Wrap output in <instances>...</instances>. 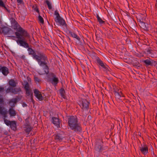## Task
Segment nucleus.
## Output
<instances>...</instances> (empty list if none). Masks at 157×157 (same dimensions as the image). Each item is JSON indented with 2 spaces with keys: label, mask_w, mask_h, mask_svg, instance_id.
<instances>
[{
  "label": "nucleus",
  "mask_w": 157,
  "mask_h": 157,
  "mask_svg": "<svg viewBox=\"0 0 157 157\" xmlns=\"http://www.w3.org/2000/svg\"><path fill=\"white\" fill-rule=\"evenodd\" d=\"M17 32L15 33L17 38L18 40H17L18 44H19L21 46L25 48H28L29 47L28 44L25 40V38L30 37V35L21 26L17 29Z\"/></svg>",
  "instance_id": "nucleus-1"
},
{
  "label": "nucleus",
  "mask_w": 157,
  "mask_h": 157,
  "mask_svg": "<svg viewBox=\"0 0 157 157\" xmlns=\"http://www.w3.org/2000/svg\"><path fill=\"white\" fill-rule=\"evenodd\" d=\"M68 124L70 129L76 132L82 131L81 124L78 123V119L76 116H69L67 118Z\"/></svg>",
  "instance_id": "nucleus-2"
},
{
  "label": "nucleus",
  "mask_w": 157,
  "mask_h": 157,
  "mask_svg": "<svg viewBox=\"0 0 157 157\" xmlns=\"http://www.w3.org/2000/svg\"><path fill=\"white\" fill-rule=\"evenodd\" d=\"M37 54L39 55V57L36 60L37 61L40 65L41 67L45 66L44 69L45 73L48 74L49 72V68L47 65V62H48V58L47 56L43 52H38Z\"/></svg>",
  "instance_id": "nucleus-3"
},
{
  "label": "nucleus",
  "mask_w": 157,
  "mask_h": 157,
  "mask_svg": "<svg viewBox=\"0 0 157 157\" xmlns=\"http://www.w3.org/2000/svg\"><path fill=\"white\" fill-rule=\"evenodd\" d=\"M103 143L102 140L98 139L95 143L94 147L95 151L100 153L104 150H108V147H103Z\"/></svg>",
  "instance_id": "nucleus-4"
},
{
  "label": "nucleus",
  "mask_w": 157,
  "mask_h": 157,
  "mask_svg": "<svg viewBox=\"0 0 157 157\" xmlns=\"http://www.w3.org/2000/svg\"><path fill=\"white\" fill-rule=\"evenodd\" d=\"M79 105L82 109L88 110L89 109L90 102L86 99L81 98L78 101Z\"/></svg>",
  "instance_id": "nucleus-5"
},
{
  "label": "nucleus",
  "mask_w": 157,
  "mask_h": 157,
  "mask_svg": "<svg viewBox=\"0 0 157 157\" xmlns=\"http://www.w3.org/2000/svg\"><path fill=\"white\" fill-rule=\"evenodd\" d=\"M139 149L144 155H145L148 153V146L146 144L144 143L141 144L140 147H139Z\"/></svg>",
  "instance_id": "nucleus-6"
},
{
  "label": "nucleus",
  "mask_w": 157,
  "mask_h": 157,
  "mask_svg": "<svg viewBox=\"0 0 157 157\" xmlns=\"http://www.w3.org/2000/svg\"><path fill=\"white\" fill-rule=\"evenodd\" d=\"M143 62L146 66H155L157 65V61H154L150 59H147L144 60Z\"/></svg>",
  "instance_id": "nucleus-7"
},
{
  "label": "nucleus",
  "mask_w": 157,
  "mask_h": 157,
  "mask_svg": "<svg viewBox=\"0 0 157 157\" xmlns=\"http://www.w3.org/2000/svg\"><path fill=\"white\" fill-rule=\"evenodd\" d=\"M6 1H6H4L2 0H0V7L9 13H10V7L8 5L5 4Z\"/></svg>",
  "instance_id": "nucleus-8"
},
{
  "label": "nucleus",
  "mask_w": 157,
  "mask_h": 157,
  "mask_svg": "<svg viewBox=\"0 0 157 157\" xmlns=\"http://www.w3.org/2000/svg\"><path fill=\"white\" fill-rule=\"evenodd\" d=\"M51 75L52 78L50 80V81L54 86H56L59 83V79L58 78L56 77L54 73H52Z\"/></svg>",
  "instance_id": "nucleus-9"
},
{
  "label": "nucleus",
  "mask_w": 157,
  "mask_h": 157,
  "mask_svg": "<svg viewBox=\"0 0 157 157\" xmlns=\"http://www.w3.org/2000/svg\"><path fill=\"white\" fill-rule=\"evenodd\" d=\"M27 50L29 52V55H31L32 56L33 58L35 59L36 60L39 57V55H37L34 50H33L31 48H28Z\"/></svg>",
  "instance_id": "nucleus-10"
},
{
  "label": "nucleus",
  "mask_w": 157,
  "mask_h": 157,
  "mask_svg": "<svg viewBox=\"0 0 157 157\" xmlns=\"http://www.w3.org/2000/svg\"><path fill=\"white\" fill-rule=\"evenodd\" d=\"M67 32L68 33L67 34L70 35L72 37L78 40L79 41L80 44H81L82 42H81V39L80 38L76 33H75L74 32H71L70 30H68Z\"/></svg>",
  "instance_id": "nucleus-11"
},
{
  "label": "nucleus",
  "mask_w": 157,
  "mask_h": 157,
  "mask_svg": "<svg viewBox=\"0 0 157 157\" xmlns=\"http://www.w3.org/2000/svg\"><path fill=\"white\" fill-rule=\"evenodd\" d=\"M34 95L35 97L40 101L44 100L40 92L37 89H35L34 91Z\"/></svg>",
  "instance_id": "nucleus-12"
},
{
  "label": "nucleus",
  "mask_w": 157,
  "mask_h": 157,
  "mask_svg": "<svg viewBox=\"0 0 157 157\" xmlns=\"http://www.w3.org/2000/svg\"><path fill=\"white\" fill-rule=\"evenodd\" d=\"M129 62L134 67H140V66H138L140 64V63L138 61V59L136 58H132L130 60Z\"/></svg>",
  "instance_id": "nucleus-13"
},
{
  "label": "nucleus",
  "mask_w": 157,
  "mask_h": 157,
  "mask_svg": "<svg viewBox=\"0 0 157 157\" xmlns=\"http://www.w3.org/2000/svg\"><path fill=\"white\" fill-rule=\"evenodd\" d=\"M54 20L56 22L59 23L60 26H64L66 28L67 26L65 21L62 17L58 19H54Z\"/></svg>",
  "instance_id": "nucleus-14"
},
{
  "label": "nucleus",
  "mask_w": 157,
  "mask_h": 157,
  "mask_svg": "<svg viewBox=\"0 0 157 157\" xmlns=\"http://www.w3.org/2000/svg\"><path fill=\"white\" fill-rule=\"evenodd\" d=\"M52 123L57 128L60 126L59 119L57 117H53L52 118Z\"/></svg>",
  "instance_id": "nucleus-15"
},
{
  "label": "nucleus",
  "mask_w": 157,
  "mask_h": 157,
  "mask_svg": "<svg viewBox=\"0 0 157 157\" xmlns=\"http://www.w3.org/2000/svg\"><path fill=\"white\" fill-rule=\"evenodd\" d=\"M2 30V34L3 33L5 35L9 34L11 30L10 28L7 26H4L1 28Z\"/></svg>",
  "instance_id": "nucleus-16"
},
{
  "label": "nucleus",
  "mask_w": 157,
  "mask_h": 157,
  "mask_svg": "<svg viewBox=\"0 0 157 157\" xmlns=\"http://www.w3.org/2000/svg\"><path fill=\"white\" fill-rule=\"evenodd\" d=\"M139 26L144 30L146 31H148L149 30V25L147 24H146L143 21L140 23H139Z\"/></svg>",
  "instance_id": "nucleus-17"
},
{
  "label": "nucleus",
  "mask_w": 157,
  "mask_h": 157,
  "mask_svg": "<svg viewBox=\"0 0 157 157\" xmlns=\"http://www.w3.org/2000/svg\"><path fill=\"white\" fill-rule=\"evenodd\" d=\"M54 138L57 141H61L64 137L61 134L58 133L54 135Z\"/></svg>",
  "instance_id": "nucleus-18"
},
{
  "label": "nucleus",
  "mask_w": 157,
  "mask_h": 157,
  "mask_svg": "<svg viewBox=\"0 0 157 157\" xmlns=\"http://www.w3.org/2000/svg\"><path fill=\"white\" fill-rule=\"evenodd\" d=\"M0 71L2 72L3 75L5 76H6L9 73L8 68L5 66L2 67Z\"/></svg>",
  "instance_id": "nucleus-19"
},
{
  "label": "nucleus",
  "mask_w": 157,
  "mask_h": 157,
  "mask_svg": "<svg viewBox=\"0 0 157 157\" xmlns=\"http://www.w3.org/2000/svg\"><path fill=\"white\" fill-rule=\"evenodd\" d=\"M116 98L118 99H120L121 97H125L124 95L122 93L121 90H120L115 94Z\"/></svg>",
  "instance_id": "nucleus-20"
},
{
  "label": "nucleus",
  "mask_w": 157,
  "mask_h": 157,
  "mask_svg": "<svg viewBox=\"0 0 157 157\" xmlns=\"http://www.w3.org/2000/svg\"><path fill=\"white\" fill-rule=\"evenodd\" d=\"M13 107L12 106H11V108L9 109V112L10 116L14 117L16 115V111L13 109Z\"/></svg>",
  "instance_id": "nucleus-21"
},
{
  "label": "nucleus",
  "mask_w": 157,
  "mask_h": 157,
  "mask_svg": "<svg viewBox=\"0 0 157 157\" xmlns=\"http://www.w3.org/2000/svg\"><path fill=\"white\" fill-rule=\"evenodd\" d=\"M61 96L63 98L65 99L66 96H65V92L63 87H62L59 90Z\"/></svg>",
  "instance_id": "nucleus-22"
},
{
  "label": "nucleus",
  "mask_w": 157,
  "mask_h": 157,
  "mask_svg": "<svg viewBox=\"0 0 157 157\" xmlns=\"http://www.w3.org/2000/svg\"><path fill=\"white\" fill-rule=\"evenodd\" d=\"M10 128L13 130L15 131L16 129V122L15 121H12L10 125Z\"/></svg>",
  "instance_id": "nucleus-23"
},
{
  "label": "nucleus",
  "mask_w": 157,
  "mask_h": 157,
  "mask_svg": "<svg viewBox=\"0 0 157 157\" xmlns=\"http://www.w3.org/2000/svg\"><path fill=\"white\" fill-rule=\"evenodd\" d=\"M9 84L11 87H15L16 86L17 83L13 79H11L9 82Z\"/></svg>",
  "instance_id": "nucleus-24"
},
{
  "label": "nucleus",
  "mask_w": 157,
  "mask_h": 157,
  "mask_svg": "<svg viewBox=\"0 0 157 157\" xmlns=\"http://www.w3.org/2000/svg\"><path fill=\"white\" fill-rule=\"evenodd\" d=\"M4 109V108H3L0 105V114L3 115L4 117H6V115L7 114V112L6 110L5 109L3 110Z\"/></svg>",
  "instance_id": "nucleus-25"
},
{
  "label": "nucleus",
  "mask_w": 157,
  "mask_h": 157,
  "mask_svg": "<svg viewBox=\"0 0 157 157\" xmlns=\"http://www.w3.org/2000/svg\"><path fill=\"white\" fill-rule=\"evenodd\" d=\"M96 61L97 63L102 67H104L105 64L98 57L96 58Z\"/></svg>",
  "instance_id": "nucleus-26"
},
{
  "label": "nucleus",
  "mask_w": 157,
  "mask_h": 157,
  "mask_svg": "<svg viewBox=\"0 0 157 157\" xmlns=\"http://www.w3.org/2000/svg\"><path fill=\"white\" fill-rule=\"evenodd\" d=\"M97 18L98 21L99 22L100 24L101 25L105 24V21L102 20L101 18L99 17L98 14H97Z\"/></svg>",
  "instance_id": "nucleus-27"
},
{
  "label": "nucleus",
  "mask_w": 157,
  "mask_h": 157,
  "mask_svg": "<svg viewBox=\"0 0 157 157\" xmlns=\"http://www.w3.org/2000/svg\"><path fill=\"white\" fill-rule=\"evenodd\" d=\"M18 101V98H12L9 101V103L10 104L12 103H13V107H14V104H16Z\"/></svg>",
  "instance_id": "nucleus-28"
},
{
  "label": "nucleus",
  "mask_w": 157,
  "mask_h": 157,
  "mask_svg": "<svg viewBox=\"0 0 157 157\" xmlns=\"http://www.w3.org/2000/svg\"><path fill=\"white\" fill-rule=\"evenodd\" d=\"M21 91V89L20 87L13 88V91L12 93H14V94H16L17 92H18Z\"/></svg>",
  "instance_id": "nucleus-29"
},
{
  "label": "nucleus",
  "mask_w": 157,
  "mask_h": 157,
  "mask_svg": "<svg viewBox=\"0 0 157 157\" xmlns=\"http://www.w3.org/2000/svg\"><path fill=\"white\" fill-rule=\"evenodd\" d=\"M33 128L32 127H26L25 129L24 130L25 132L28 134H29L30 132L32 131Z\"/></svg>",
  "instance_id": "nucleus-30"
},
{
  "label": "nucleus",
  "mask_w": 157,
  "mask_h": 157,
  "mask_svg": "<svg viewBox=\"0 0 157 157\" xmlns=\"http://www.w3.org/2000/svg\"><path fill=\"white\" fill-rule=\"evenodd\" d=\"M34 79L36 84L39 83L41 82V80L36 76H34Z\"/></svg>",
  "instance_id": "nucleus-31"
},
{
  "label": "nucleus",
  "mask_w": 157,
  "mask_h": 157,
  "mask_svg": "<svg viewBox=\"0 0 157 157\" xmlns=\"http://www.w3.org/2000/svg\"><path fill=\"white\" fill-rule=\"evenodd\" d=\"M45 2L47 4L48 8L49 10H51L52 9V6L51 3H50L49 1L48 0H44Z\"/></svg>",
  "instance_id": "nucleus-32"
},
{
  "label": "nucleus",
  "mask_w": 157,
  "mask_h": 157,
  "mask_svg": "<svg viewBox=\"0 0 157 157\" xmlns=\"http://www.w3.org/2000/svg\"><path fill=\"white\" fill-rule=\"evenodd\" d=\"M54 14L56 16V17L54 19H58L61 17L57 10H56L55 11Z\"/></svg>",
  "instance_id": "nucleus-33"
},
{
  "label": "nucleus",
  "mask_w": 157,
  "mask_h": 157,
  "mask_svg": "<svg viewBox=\"0 0 157 157\" xmlns=\"http://www.w3.org/2000/svg\"><path fill=\"white\" fill-rule=\"evenodd\" d=\"M113 86L114 94H115L117 93V92L119 91L120 90H121V89H119L118 87H117L116 86Z\"/></svg>",
  "instance_id": "nucleus-34"
},
{
  "label": "nucleus",
  "mask_w": 157,
  "mask_h": 157,
  "mask_svg": "<svg viewBox=\"0 0 157 157\" xmlns=\"http://www.w3.org/2000/svg\"><path fill=\"white\" fill-rule=\"evenodd\" d=\"M109 67L106 64H105L104 66V67H102V68L104 69V71H105L107 73H108L109 71L108 68Z\"/></svg>",
  "instance_id": "nucleus-35"
},
{
  "label": "nucleus",
  "mask_w": 157,
  "mask_h": 157,
  "mask_svg": "<svg viewBox=\"0 0 157 157\" xmlns=\"http://www.w3.org/2000/svg\"><path fill=\"white\" fill-rule=\"evenodd\" d=\"M4 89L3 88L0 87V91H2ZM1 95L0 94V104H1L3 103L4 102L3 99L1 97Z\"/></svg>",
  "instance_id": "nucleus-36"
},
{
  "label": "nucleus",
  "mask_w": 157,
  "mask_h": 157,
  "mask_svg": "<svg viewBox=\"0 0 157 157\" xmlns=\"http://www.w3.org/2000/svg\"><path fill=\"white\" fill-rule=\"evenodd\" d=\"M38 18L39 21L42 24H43L44 23V21L43 17L40 15H39Z\"/></svg>",
  "instance_id": "nucleus-37"
},
{
  "label": "nucleus",
  "mask_w": 157,
  "mask_h": 157,
  "mask_svg": "<svg viewBox=\"0 0 157 157\" xmlns=\"http://www.w3.org/2000/svg\"><path fill=\"white\" fill-rule=\"evenodd\" d=\"M11 22L12 24H14L15 25H18V23L13 18H11Z\"/></svg>",
  "instance_id": "nucleus-38"
},
{
  "label": "nucleus",
  "mask_w": 157,
  "mask_h": 157,
  "mask_svg": "<svg viewBox=\"0 0 157 157\" xmlns=\"http://www.w3.org/2000/svg\"><path fill=\"white\" fill-rule=\"evenodd\" d=\"M4 122L7 125V126H10L11 124V121H10L9 120H8L6 119H5L4 120Z\"/></svg>",
  "instance_id": "nucleus-39"
},
{
  "label": "nucleus",
  "mask_w": 157,
  "mask_h": 157,
  "mask_svg": "<svg viewBox=\"0 0 157 157\" xmlns=\"http://www.w3.org/2000/svg\"><path fill=\"white\" fill-rule=\"evenodd\" d=\"M146 52V54H152V50L150 49V48H147L145 49Z\"/></svg>",
  "instance_id": "nucleus-40"
},
{
  "label": "nucleus",
  "mask_w": 157,
  "mask_h": 157,
  "mask_svg": "<svg viewBox=\"0 0 157 157\" xmlns=\"http://www.w3.org/2000/svg\"><path fill=\"white\" fill-rule=\"evenodd\" d=\"M95 36H96V39L98 41H99L101 40L102 39L98 33H96Z\"/></svg>",
  "instance_id": "nucleus-41"
},
{
  "label": "nucleus",
  "mask_w": 157,
  "mask_h": 157,
  "mask_svg": "<svg viewBox=\"0 0 157 157\" xmlns=\"http://www.w3.org/2000/svg\"><path fill=\"white\" fill-rule=\"evenodd\" d=\"M24 88H25V90H29V89H30L29 86V83L27 82H26L25 84V86Z\"/></svg>",
  "instance_id": "nucleus-42"
},
{
  "label": "nucleus",
  "mask_w": 157,
  "mask_h": 157,
  "mask_svg": "<svg viewBox=\"0 0 157 157\" xmlns=\"http://www.w3.org/2000/svg\"><path fill=\"white\" fill-rule=\"evenodd\" d=\"M26 95L27 96H31V94L32 93H33L31 90H26Z\"/></svg>",
  "instance_id": "nucleus-43"
},
{
  "label": "nucleus",
  "mask_w": 157,
  "mask_h": 157,
  "mask_svg": "<svg viewBox=\"0 0 157 157\" xmlns=\"http://www.w3.org/2000/svg\"><path fill=\"white\" fill-rule=\"evenodd\" d=\"M137 18V20L138 22H139V23H141L142 22L144 21V20L143 19H141V16H138V18Z\"/></svg>",
  "instance_id": "nucleus-44"
},
{
  "label": "nucleus",
  "mask_w": 157,
  "mask_h": 157,
  "mask_svg": "<svg viewBox=\"0 0 157 157\" xmlns=\"http://www.w3.org/2000/svg\"><path fill=\"white\" fill-rule=\"evenodd\" d=\"M13 91V88L11 87L8 88L6 90V91L7 93H8L9 92H11Z\"/></svg>",
  "instance_id": "nucleus-45"
},
{
  "label": "nucleus",
  "mask_w": 157,
  "mask_h": 157,
  "mask_svg": "<svg viewBox=\"0 0 157 157\" xmlns=\"http://www.w3.org/2000/svg\"><path fill=\"white\" fill-rule=\"evenodd\" d=\"M31 97V101H32L33 103L34 104L35 103V101L33 100V93H32L31 94V97Z\"/></svg>",
  "instance_id": "nucleus-46"
},
{
  "label": "nucleus",
  "mask_w": 157,
  "mask_h": 157,
  "mask_svg": "<svg viewBox=\"0 0 157 157\" xmlns=\"http://www.w3.org/2000/svg\"><path fill=\"white\" fill-rule=\"evenodd\" d=\"M8 37L10 38L11 39L14 40H15V39L17 38L16 36H8Z\"/></svg>",
  "instance_id": "nucleus-47"
},
{
  "label": "nucleus",
  "mask_w": 157,
  "mask_h": 157,
  "mask_svg": "<svg viewBox=\"0 0 157 157\" xmlns=\"http://www.w3.org/2000/svg\"><path fill=\"white\" fill-rule=\"evenodd\" d=\"M34 10L36 11L37 13H39V14H40V12L39 11V10L38 8L36 6L34 9Z\"/></svg>",
  "instance_id": "nucleus-48"
},
{
  "label": "nucleus",
  "mask_w": 157,
  "mask_h": 157,
  "mask_svg": "<svg viewBox=\"0 0 157 157\" xmlns=\"http://www.w3.org/2000/svg\"><path fill=\"white\" fill-rule=\"evenodd\" d=\"M25 126L26 127H31L30 126V124L29 123V122L28 121L27 123H26V124L25 125Z\"/></svg>",
  "instance_id": "nucleus-49"
},
{
  "label": "nucleus",
  "mask_w": 157,
  "mask_h": 157,
  "mask_svg": "<svg viewBox=\"0 0 157 157\" xmlns=\"http://www.w3.org/2000/svg\"><path fill=\"white\" fill-rule=\"evenodd\" d=\"M22 106L23 107H26L27 106V105L25 103L23 102L22 103Z\"/></svg>",
  "instance_id": "nucleus-50"
},
{
  "label": "nucleus",
  "mask_w": 157,
  "mask_h": 157,
  "mask_svg": "<svg viewBox=\"0 0 157 157\" xmlns=\"http://www.w3.org/2000/svg\"><path fill=\"white\" fill-rule=\"evenodd\" d=\"M17 2L20 4L22 2V0H17Z\"/></svg>",
  "instance_id": "nucleus-51"
},
{
  "label": "nucleus",
  "mask_w": 157,
  "mask_h": 157,
  "mask_svg": "<svg viewBox=\"0 0 157 157\" xmlns=\"http://www.w3.org/2000/svg\"><path fill=\"white\" fill-rule=\"evenodd\" d=\"M91 118V117L90 116H88V119L89 120H90Z\"/></svg>",
  "instance_id": "nucleus-52"
},
{
  "label": "nucleus",
  "mask_w": 157,
  "mask_h": 157,
  "mask_svg": "<svg viewBox=\"0 0 157 157\" xmlns=\"http://www.w3.org/2000/svg\"><path fill=\"white\" fill-rule=\"evenodd\" d=\"M143 17H141V19H143L144 20V21L145 20V17L143 15Z\"/></svg>",
  "instance_id": "nucleus-53"
},
{
  "label": "nucleus",
  "mask_w": 157,
  "mask_h": 157,
  "mask_svg": "<svg viewBox=\"0 0 157 157\" xmlns=\"http://www.w3.org/2000/svg\"><path fill=\"white\" fill-rule=\"evenodd\" d=\"M155 7L156 9L157 10V3H155Z\"/></svg>",
  "instance_id": "nucleus-54"
},
{
  "label": "nucleus",
  "mask_w": 157,
  "mask_h": 157,
  "mask_svg": "<svg viewBox=\"0 0 157 157\" xmlns=\"http://www.w3.org/2000/svg\"><path fill=\"white\" fill-rule=\"evenodd\" d=\"M67 38H68V40H69V41H71V38L68 36H67Z\"/></svg>",
  "instance_id": "nucleus-55"
},
{
  "label": "nucleus",
  "mask_w": 157,
  "mask_h": 157,
  "mask_svg": "<svg viewBox=\"0 0 157 157\" xmlns=\"http://www.w3.org/2000/svg\"><path fill=\"white\" fill-rule=\"evenodd\" d=\"M2 67L0 65V71H1V70L2 68Z\"/></svg>",
  "instance_id": "nucleus-56"
},
{
  "label": "nucleus",
  "mask_w": 157,
  "mask_h": 157,
  "mask_svg": "<svg viewBox=\"0 0 157 157\" xmlns=\"http://www.w3.org/2000/svg\"><path fill=\"white\" fill-rule=\"evenodd\" d=\"M152 154H153V155H155V154H154V151H153Z\"/></svg>",
  "instance_id": "nucleus-57"
},
{
  "label": "nucleus",
  "mask_w": 157,
  "mask_h": 157,
  "mask_svg": "<svg viewBox=\"0 0 157 157\" xmlns=\"http://www.w3.org/2000/svg\"><path fill=\"white\" fill-rule=\"evenodd\" d=\"M7 132L5 133V135H6L7 134Z\"/></svg>",
  "instance_id": "nucleus-58"
},
{
  "label": "nucleus",
  "mask_w": 157,
  "mask_h": 157,
  "mask_svg": "<svg viewBox=\"0 0 157 157\" xmlns=\"http://www.w3.org/2000/svg\"><path fill=\"white\" fill-rule=\"evenodd\" d=\"M109 87L110 88H111V86H109Z\"/></svg>",
  "instance_id": "nucleus-59"
},
{
  "label": "nucleus",
  "mask_w": 157,
  "mask_h": 157,
  "mask_svg": "<svg viewBox=\"0 0 157 157\" xmlns=\"http://www.w3.org/2000/svg\"><path fill=\"white\" fill-rule=\"evenodd\" d=\"M155 155V157H156V155L155 154V155Z\"/></svg>",
  "instance_id": "nucleus-60"
},
{
  "label": "nucleus",
  "mask_w": 157,
  "mask_h": 157,
  "mask_svg": "<svg viewBox=\"0 0 157 157\" xmlns=\"http://www.w3.org/2000/svg\"><path fill=\"white\" fill-rule=\"evenodd\" d=\"M156 1V3H157V0H155Z\"/></svg>",
  "instance_id": "nucleus-61"
}]
</instances>
